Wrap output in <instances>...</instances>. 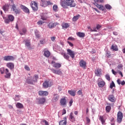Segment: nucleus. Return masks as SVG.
<instances>
[{"label":"nucleus","instance_id":"f257e3e1","mask_svg":"<svg viewBox=\"0 0 125 125\" xmlns=\"http://www.w3.org/2000/svg\"><path fill=\"white\" fill-rule=\"evenodd\" d=\"M60 4L64 8H66L67 6L75 7L76 5L74 0H61Z\"/></svg>","mask_w":125,"mask_h":125},{"label":"nucleus","instance_id":"f03ea898","mask_svg":"<svg viewBox=\"0 0 125 125\" xmlns=\"http://www.w3.org/2000/svg\"><path fill=\"white\" fill-rule=\"evenodd\" d=\"M39 79V76L38 75H34L33 78L32 77H28L26 80V82L29 84L34 85V83H37L38 82V80Z\"/></svg>","mask_w":125,"mask_h":125},{"label":"nucleus","instance_id":"7ed1b4c3","mask_svg":"<svg viewBox=\"0 0 125 125\" xmlns=\"http://www.w3.org/2000/svg\"><path fill=\"white\" fill-rule=\"evenodd\" d=\"M53 85V83L50 80H45L42 84V87L44 89L51 87Z\"/></svg>","mask_w":125,"mask_h":125},{"label":"nucleus","instance_id":"20e7f679","mask_svg":"<svg viewBox=\"0 0 125 125\" xmlns=\"http://www.w3.org/2000/svg\"><path fill=\"white\" fill-rule=\"evenodd\" d=\"M94 1L95 2L94 3H93L94 5H95L97 7H98L100 10H104V7L103 5H99V4H98V3L104 2V0H94Z\"/></svg>","mask_w":125,"mask_h":125},{"label":"nucleus","instance_id":"39448f33","mask_svg":"<svg viewBox=\"0 0 125 125\" xmlns=\"http://www.w3.org/2000/svg\"><path fill=\"white\" fill-rule=\"evenodd\" d=\"M123 118V114L121 111H119L117 113V122L119 124H121Z\"/></svg>","mask_w":125,"mask_h":125},{"label":"nucleus","instance_id":"423d86ee","mask_svg":"<svg viewBox=\"0 0 125 125\" xmlns=\"http://www.w3.org/2000/svg\"><path fill=\"white\" fill-rule=\"evenodd\" d=\"M51 71L53 72V73L56 74V75H60V76H62L63 75V73L62 72V71L61 70V69H55L54 68L51 69Z\"/></svg>","mask_w":125,"mask_h":125},{"label":"nucleus","instance_id":"0eeeda50","mask_svg":"<svg viewBox=\"0 0 125 125\" xmlns=\"http://www.w3.org/2000/svg\"><path fill=\"white\" fill-rule=\"evenodd\" d=\"M8 19H6L4 20L5 22L6 23H9L10 21H13L15 19L14 17L12 15H8Z\"/></svg>","mask_w":125,"mask_h":125},{"label":"nucleus","instance_id":"6e6552de","mask_svg":"<svg viewBox=\"0 0 125 125\" xmlns=\"http://www.w3.org/2000/svg\"><path fill=\"white\" fill-rule=\"evenodd\" d=\"M60 25V24L57 22H50L47 25L48 28L50 29L54 28L57 25Z\"/></svg>","mask_w":125,"mask_h":125},{"label":"nucleus","instance_id":"1a4fd4ad","mask_svg":"<svg viewBox=\"0 0 125 125\" xmlns=\"http://www.w3.org/2000/svg\"><path fill=\"white\" fill-rule=\"evenodd\" d=\"M95 75L97 77H101L102 75V70L101 68H97L95 70Z\"/></svg>","mask_w":125,"mask_h":125},{"label":"nucleus","instance_id":"9d476101","mask_svg":"<svg viewBox=\"0 0 125 125\" xmlns=\"http://www.w3.org/2000/svg\"><path fill=\"white\" fill-rule=\"evenodd\" d=\"M31 6L34 11H37L39 9L37 3L34 1L31 2Z\"/></svg>","mask_w":125,"mask_h":125},{"label":"nucleus","instance_id":"9b49d317","mask_svg":"<svg viewBox=\"0 0 125 125\" xmlns=\"http://www.w3.org/2000/svg\"><path fill=\"white\" fill-rule=\"evenodd\" d=\"M39 95L42 97H46L49 95V92L47 91L40 90L39 91Z\"/></svg>","mask_w":125,"mask_h":125},{"label":"nucleus","instance_id":"f8f14e48","mask_svg":"<svg viewBox=\"0 0 125 125\" xmlns=\"http://www.w3.org/2000/svg\"><path fill=\"white\" fill-rule=\"evenodd\" d=\"M15 58L12 56H5L3 57L4 61H13Z\"/></svg>","mask_w":125,"mask_h":125},{"label":"nucleus","instance_id":"ddd939ff","mask_svg":"<svg viewBox=\"0 0 125 125\" xmlns=\"http://www.w3.org/2000/svg\"><path fill=\"white\" fill-rule=\"evenodd\" d=\"M60 104H61V106H62V107H65L67 104V101L65 99V98L61 99L60 101Z\"/></svg>","mask_w":125,"mask_h":125},{"label":"nucleus","instance_id":"4468645a","mask_svg":"<svg viewBox=\"0 0 125 125\" xmlns=\"http://www.w3.org/2000/svg\"><path fill=\"white\" fill-rule=\"evenodd\" d=\"M67 54L69 55V56L74 59L75 56V53L70 49H67Z\"/></svg>","mask_w":125,"mask_h":125},{"label":"nucleus","instance_id":"2eb2a0df","mask_svg":"<svg viewBox=\"0 0 125 125\" xmlns=\"http://www.w3.org/2000/svg\"><path fill=\"white\" fill-rule=\"evenodd\" d=\"M23 42H25V46H27L28 49H31L30 40L28 39H25L23 41Z\"/></svg>","mask_w":125,"mask_h":125},{"label":"nucleus","instance_id":"dca6fc26","mask_svg":"<svg viewBox=\"0 0 125 125\" xmlns=\"http://www.w3.org/2000/svg\"><path fill=\"white\" fill-rule=\"evenodd\" d=\"M51 64L53 65V67L56 69H59V68H61L62 66L61 63L56 62L54 61H52Z\"/></svg>","mask_w":125,"mask_h":125},{"label":"nucleus","instance_id":"f3484780","mask_svg":"<svg viewBox=\"0 0 125 125\" xmlns=\"http://www.w3.org/2000/svg\"><path fill=\"white\" fill-rule=\"evenodd\" d=\"M11 9L16 14H20V10L19 9H17L16 6L15 4H13L12 6Z\"/></svg>","mask_w":125,"mask_h":125},{"label":"nucleus","instance_id":"a211bd4d","mask_svg":"<svg viewBox=\"0 0 125 125\" xmlns=\"http://www.w3.org/2000/svg\"><path fill=\"white\" fill-rule=\"evenodd\" d=\"M79 65H80V67H82L83 69H86V62L83 60H81V61H80V62H79Z\"/></svg>","mask_w":125,"mask_h":125},{"label":"nucleus","instance_id":"6ab92c4d","mask_svg":"<svg viewBox=\"0 0 125 125\" xmlns=\"http://www.w3.org/2000/svg\"><path fill=\"white\" fill-rule=\"evenodd\" d=\"M107 99L109 101L112 103H115L116 102L115 98L113 95H108Z\"/></svg>","mask_w":125,"mask_h":125},{"label":"nucleus","instance_id":"aec40b11","mask_svg":"<svg viewBox=\"0 0 125 125\" xmlns=\"http://www.w3.org/2000/svg\"><path fill=\"white\" fill-rule=\"evenodd\" d=\"M60 99V96L58 94H54L53 95V102L54 103L57 102Z\"/></svg>","mask_w":125,"mask_h":125},{"label":"nucleus","instance_id":"412c9836","mask_svg":"<svg viewBox=\"0 0 125 125\" xmlns=\"http://www.w3.org/2000/svg\"><path fill=\"white\" fill-rule=\"evenodd\" d=\"M21 8L23 11L26 13L29 14L30 13V11L29 9L26 7L25 6H24L23 5H21Z\"/></svg>","mask_w":125,"mask_h":125},{"label":"nucleus","instance_id":"4be33fe9","mask_svg":"<svg viewBox=\"0 0 125 125\" xmlns=\"http://www.w3.org/2000/svg\"><path fill=\"white\" fill-rule=\"evenodd\" d=\"M6 66L7 67H8V68H9V69H10V70H13V69H14V64L13 62H8L6 64Z\"/></svg>","mask_w":125,"mask_h":125},{"label":"nucleus","instance_id":"5701e85b","mask_svg":"<svg viewBox=\"0 0 125 125\" xmlns=\"http://www.w3.org/2000/svg\"><path fill=\"white\" fill-rule=\"evenodd\" d=\"M5 74L6 75L4 76L5 78L6 79H10L11 77V73H9V71L8 69H5Z\"/></svg>","mask_w":125,"mask_h":125},{"label":"nucleus","instance_id":"b1692460","mask_svg":"<svg viewBox=\"0 0 125 125\" xmlns=\"http://www.w3.org/2000/svg\"><path fill=\"white\" fill-rule=\"evenodd\" d=\"M69 120H70L71 122H74L76 121V119L74 116L73 112L70 113V114L69 115Z\"/></svg>","mask_w":125,"mask_h":125},{"label":"nucleus","instance_id":"393cba45","mask_svg":"<svg viewBox=\"0 0 125 125\" xmlns=\"http://www.w3.org/2000/svg\"><path fill=\"white\" fill-rule=\"evenodd\" d=\"M99 120L100 121L102 125H104L105 123V119H104V116H100Z\"/></svg>","mask_w":125,"mask_h":125},{"label":"nucleus","instance_id":"a878e982","mask_svg":"<svg viewBox=\"0 0 125 125\" xmlns=\"http://www.w3.org/2000/svg\"><path fill=\"white\" fill-rule=\"evenodd\" d=\"M60 125H67V119L66 117H64V120L60 121Z\"/></svg>","mask_w":125,"mask_h":125},{"label":"nucleus","instance_id":"bb28decb","mask_svg":"<svg viewBox=\"0 0 125 125\" xmlns=\"http://www.w3.org/2000/svg\"><path fill=\"white\" fill-rule=\"evenodd\" d=\"M62 55L63 56V58H64V59H66V60H69L70 56L68 54V53H62Z\"/></svg>","mask_w":125,"mask_h":125},{"label":"nucleus","instance_id":"cd10ccee","mask_svg":"<svg viewBox=\"0 0 125 125\" xmlns=\"http://www.w3.org/2000/svg\"><path fill=\"white\" fill-rule=\"evenodd\" d=\"M98 86L100 88L104 87L105 85V82L104 81L99 82L98 83Z\"/></svg>","mask_w":125,"mask_h":125},{"label":"nucleus","instance_id":"c85d7f7f","mask_svg":"<svg viewBox=\"0 0 125 125\" xmlns=\"http://www.w3.org/2000/svg\"><path fill=\"white\" fill-rule=\"evenodd\" d=\"M16 106L17 108H19V109H22V108H24L23 105L22 104L20 103H18L16 104Z\"/></svg>","mask_w":125,"mask_h":125},{"label":"nucleus","instance_id":"c756f323","mask_svg":"<svg viewBox=\"0 0 125 125\" xmlns=\"http://www.w3.org/2000/svg\"><path fill=\"white\" fill-rule=\"evenodd\" d=\"M76 91H74V90H68V94H69V95H70V96H72V97H75L76 95Z\"/></svg>","mask_w":125,"mask_h":125},{"label":"nucleus","instance_id":"7c9ffc66","mask_svg":"<svg viewBox=\"0 0 125 125\" xmlns=\"http://www.w3.org/2000/svg\"><path fill=\"white\" fill-rule=\"evenodd\" d=\"M76 34H77V36H78L79 38H84L85 37V34L83 32H77Z\"/></svg>","mask_w":125,"mask_h":125},{"label":"nucleus","instance_id":"2f4dec72","mask_svg":"<svg viewBox=\"0 0 125 125\" xmlns=\"http://www.w3.org/2000/svg\"><path fill=\"white\" fill-rule=\"evenodd\" d=\"M69 26L70 25L68 23L63 22L62 24V28L67 29V28L69 27Z\"/></svg>","mask_w":125,"mask_h":125},{"label":"nucleus","instance_id":"473e14b6","mask_svg":"<svg viewBox=\"0 0 125 125\" xmlns=\"http://www.w3.org/2000/svg\"><path fill=\"white\" fill-rule=\"evenodd\" d=\"M27 32V29L26 28H23L22 29V32L21 31H20V34L21 35H24Z\"/></svg>","mask_w":125,"mask_h":125},{"label":"nucleus","instance_id":"72a5a7b5","mask_svg":"<svg viewBox=\"0 0 125 125\" xmlns=\"http://www.w3.org/2000/svg\"><path fill=\"white\" fill-rule=\"evenodd\" d=\"M45 101H46L45 98H42L39 100V103L40 104H44Z\"/></svg>","mask_w":125,"mask_h":125},{"label":"nucleus","instance_id":"f704fd0d","mask_svg":"<svg viewBox=\"0 0 125 125\" xmlns=\"http://www.w3.org/2000/svg\"><path fill=\"white\" fill-rule=\"evenodd\" d=\"M111 110V107L110 105H107L105 107V111L106 113H109Z\"/></svg>","mask_w":125,"mask_h":125},{"label":"nucleus","instance_id":"c9c22d12","mask_svg":"<svg viewBox=\"0 0 125 125\" xmlns=\"http://www.w3.org/2000/svg\"><path fill=\"white\" fill-rule=\"evenodd\" d=\"M41 5L42 6H47V1L46 0H42Z\"/></svg>","mask_w":125,"mask_h":125},{"label":"nucleus","instance_id":"e433bc0d","mask_svg":"<svg viewBox=\"0 0 125 125\" xmlns=\"http://www.w3.org/2000/svg\"><path fill=\"white\" fill-rule=\"evenodd\" d=\"M111 49H113V50H114L115 51H118V48L117 46L116 45H114V44H112L111 46Z\"/></svg>","mask_w":125,"mask_h":125},{"label":"nucleus","instance_id":"4c0bfd02","mask_svg":"<svg viewBox=\"0 0 125 125\" xmlns=\"http://www.w3.org/2000/svg\"><path fill=\"white\" fill-rule=\"evenodd\" d=\"M44 55L45 56V57L48 58L49 56H50V52L49 51H45Z\"/></svg>","mask_w":125,"mask_h":125},{"label":"nucleus","instance_id":"58836bf2","mask_svg":"<svg viewBox=\"0 0 125 125\" xmlns=\"http://www.w3.org/2000/svg\"><path fill=\"white\" fill-rule=\"evenodd\" d=\"M80 16H81L80 15H78L77 16L73 17V18H72V21H76L79 19Z\"/></svg>","mask_w":125,"mask_h":125},{"label":"nucleus","instance_id":"ea45409f","mask_svg":"<svg viewBox=\"0 0 125 125\" xmlns=\"http://www.w3.org/2000/svg\"><path fill=\"white\" fill-rule=\"evenodd\" d=\"M9 5L8 4H5L3 6V9L6 11H7L9 9Z\"/></svg>","mask_w":125,"mask_h":125},{"label":"nucleus","instance_id":"a19ab883","mask_svg":"<svg viewBox=\"0 0 125 125\" xmlns=\"http://www.w3.org/2000/svg\"><path fill=\"white\" fill-rule=\"evenodd\" d=\"M5 72V68L4 67L0 68V74L3 75L4 74Z\"/></svg>","mask_w":125,"mask_h":125},{"label":"nucleus","instance_id":"79ce46f5","mask_svg":"<svg viewBox=\"0 0 125 125\" xmlns=\"http://www.w3.org/2000/svg\"><path fill=\"white\" fill-rule=\"evenodd\" d=\"M105 78L108 81H111L110 76V75L109 74H106L105 75Z\"/></svg>","mask_w":125,"mask_h":125},{"label":"nucleus","instance_id":"37998d69","mask_svg":"<svg viewBox=\"0 0 125 125\" xmlns=\"http://www.w3.org/2000/svg\"><path fill=\"white\" fill-rule=\"evenodd\" d=\"M116 87L115 84L114 82L112 81L111 82V83L110 84V88L113 89V87Z\"/></svg>","mask_w":125,"mask_h":125},{"label":"nucleus","instance_id":"c03bdc74","mask_svg":"<svg viewBox=\"0 0 125 125\" xmlns=\"http://www.w3.org/2000/svg\"><path fill=\"white\" fill-rule=\"evenodd\" d=\"M35 35L37 39H40V35L39 34V32L38 31H35Z\"/></svg>","mask_w":125,"mask_h":125},{"label":"nucleus","instance_id":"a18cd8bd","mask_svg":"<svg viewBox=\"0 0 125 125\" xmlns=\"http://www.w3.org/2000/svg\"><path fill=\"white\" fill-rule=\"evenodd\" d=\"M58 7L57 5L55 4L54 5V6H53V10H54V11L56 12L57 11V9H58Z\"/></svg>","mask_w":125,"mask_h":125},{"label":"nucleus","instance_id":"49530a36","mask_svg":"<svg viewBox=\"0 0 125 125\" xmlns=\"http://www.w3.org/2000/svg\"><path fill=\"white\" fill-rule=\"evenodd\" d=\"M105 7L106 9H108V10H110L112 8V7L111 6V5H110L109 4L105 5Z\"/></svg>","mask_w":125,"mask_h":125},{"label":"nucleus","instance_id":"de8ad7c7","mask_svg":"<svg viewBox=\"0 0 125 125\" xmlns=\"http://www.w3.org/2000/svg\"><path fill=\"white\" fill-rule=\"evenodd\" d=\"M87 29L89 30L90 32H96V29H92L90 26H88Z\"/></svg>","mask_w":125,"mask_h":125},{"label":"nucleus","instance_id":"09e8293b","mask_svg":"<svg viewBox=\"0 0 125 125\" xmlns=\"http://www.w3.org/2000/svg\"><path fill=\"white\" fill-rule=\"evenodd\" d=\"M123 67V65L122 64H119L117 66V68H118V69H119V70H122Z\"/></svg>","mask_w":125,"mask_h":125},{"label":"nucleus","instance_id":"8fccbe9b","mask_svg":"<svg viewBox=\"0 0 125 125\" xmlns=\"http://www.w3.org/2000/svg\"><path fill=\"white\" fill-rule=\"evenodd\" d=\"M20 96L18 95H16V98L15 99V101H20Z\"/></svg>","mask_w":125,"mask_h":125},{"label":"nucleus","instance_id":"3c124183","mask_svg":"<svg viewBox=\"0 0 125 125\" xmlns=\"http://www.w3.org/2000/svg\"><path fill=\"white\" fill-rule=\"evenodd\" d=\"M40 42L41 44H44V43L45 42V39H42V40H41L40 41Z\"/></svg>","mask_w":125,"mask_h":125},{"label":"nucleus","instance_id":"603ef678","mask_svg":"<svg viewBox=\"0 0 125 125\" xmlns=\"http://www.w3.org/2000/svg\"><path fill=\"white\" fill-rule=\"evenodd\" d=\"M77 95H83L82 90H79L78 91H77Z\"/></svg>","mask_w":125,"mask_h":125},{"label":"nucleus","instance_id":"864d4df0","mask_svg":"<svg viewBox=\"0 0 125 125\" xmlns=\"http://www.w3.org/2000/svg\"><path fill=\"white\" fill-rule=\"evenodd\" d=\"M53 4V3L50 1H47V2H46V6L47 5H51Z\"/></svg>","mask_w":125,"mask_h":125},{"label":"nucleus","instance_id":"5fc2aeb1","mask_svg":"<svg viewBox=\"0 0 125 125\" xmlns=\"http://www.w3.org/2000/svg\"><path fill=\"white\" fill-rule=\"evenodd\" d=\"M111 71H112V74L115 76H116L117 74V73H118V71L116 72L114 69H112Z\"/></svg>","mask_w":125,"mask_h":125},{"label":"nucleus","instance_id":"6e6d98bb","mask_svg":"<svg viewBox=\"0 0 125 125\" xmlns=\"http://www.w3.org/2000/svg\"><path fill=\"white\" fill-rule=\"evenodd\" d=\"M111 53L110 52H106V57H110V56H111Z\"/></svg>","mask_w":125,"mask_h":125},{"label":"nucleus","instance_id":"4d7b16f0","mask_svg":"<svg viewBox=\"0 0 125 125\" xmlns=\"http://www.w3.org/2000/svg\"><path fill=\"white\" fill-rule=\"evenodd\" d=\"M25 69L26 70L28 71H30V69L28 65H25Z\"/></svg>","mask_w":125,"mask_h":125},{"label":"nucleus","instance_id":"13d9d810","mask_svg":"<svg viewBox=\"0 0 125 125\" xmlns=\"http://www.w3.org/2000/svg\"><path fill=\"white\" fill-rule=\"evenodd\" d=\"M86 124L90 123V119L88 117H86Z\"/></svg>","mask_w":125,"mask_h":125},{"label":"nucleus","instance_id":"bf43d9fd","mask_svg":"<svg viewBox=\"0 0 125 125\" xmlns=\"http://www.w3.org/2000/svg\"><path fill=\"white\" fill-rule=\"evenodd\" d=\"M67 43H68V44H69V46H71L72 47L74 46V44L69 41H67Z\"/></svg>","mask_w":125,"mask_h":125},{"label":"nucleus","instance_id":"052dcab7","mask_svg":"<svg viewBox=\"0 0 125 125\" xmlns=\"http://www.w3.org/2000/svg\"><path fill=\"white\" fill-rule=\"evenodd\" d=\"M67 40L68 41H75V39L73 37H69L68 39H67Z\"/></svg>","mask_w":125,"mask_h":125},{"label":"nucleus","instance_id":"680f3d73","mask_svg":"<svg viewBox=\"0 0 125 125\" xmlns=\"http://www.w3.org/2000/svg\"><path fill=\"white\" fill-rule=\"evenodd\" d=\"M73 103V99L70 100V101H69V106L71 107L72 106V104Z\"/></svg>","mask_w":125,"mask_h":125},{"label":"nucleus","instance_id":"e2e57ef3","mask_svg":"<svg viewBox=\"0 0 125 125\" xmlns=\"http://www.w3.org/2000/svg\"><path fill=\"white\" fill-rule=\"evenodd\" d=\"M51 41L52 42H55L56 39V37H51Z\"/></svg>","mask_w":125,"mask_h":125},{"label":"nucleus","instance_id":"0e129e2a","mask_svg":"<svg viewBox=\"0 0 125 125\" xmlns=\"http://www.w3.org/2000/svg\"><path fill=\"white\" fill-rule=\"evenodd\" d=\"M43 23H44V22L42 21H40L38 22V24L39 25H42Z\"/></svg>","mask_w":125,"mask_h":125},{"label":"nucleus","instance_id":"69168bd1","mask_svg":"<svg viewBox=\"0 0 125 125\" xmlns=\"http://www.w3.org/2000/svg\"><path fill=\"white\" fill-rule=\"evenodd\" d=\"M42 122L45 123V125H49L48 122L46 120H43Z\"/></svg>","mask_w":125,"mask_h":125},{"label":"nucleus","instance_id":"338daca9","mask_svg":"<svg viewBox=\"0 0 125 125\" xmlns=\"http://www.w3.org/2000/svg\"><path fill=\"white\" fill-rule=\"evenodd\" d=\"M66 113V109H62V115H65Z\"/></svg>","mask_w":125,"mask_h":125},{"label":"nucleus","instance_id":"774afa93","mask_svg":"<svg viewBox=\"0 0 125 125\" xmlns=\"http://www.w3.org/2000/svg\"><path fill=\"white\" fill-rule=\"evenodd\" d=\"M101 27H102V26H101L100 25H99V24H97V25H96V28H97L98 30H99Z\"/></svg>","mask_w":125,"mask_h":125}]
</instances>
